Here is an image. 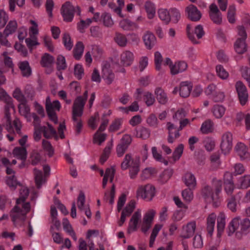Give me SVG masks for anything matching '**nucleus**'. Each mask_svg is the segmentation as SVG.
Returning a JSON list of instances; mask_svg holds the SVG:
<instances>
[{
  "label": "nucleus",
  "instance_id": "obj_1",
  "mask_svg": "<svg viewBox=\"0 0 250 250\" xmlns=\"http://www.w3.org/2000/svg\"><path fill=\"white\" fill-rule=\"evenodd\" d=\"M28 195L29 190L27 188L21 187L20 191V197L16 201V205L10 211V216L14 225L16 227L23 226L26 214L30 211V203L24 202Z\"/></svg>",
  "mask_w": 250,
  "mask_h": 250
},
{
  "label": "nucleus",
  "instance_id": "obj_2",
  "mask_svg": "<svg viewBox=\"0 0 250 250\" xmlns=\"http://www.w3.org/2000/svg\"><path fill=\"white\" fill-rule=\"evenodd\" d=\"M88 92L85 91L83 96L78 97L75 100L72 108V119L76 126V130L77 133L81 132L82 127V123L79 119L82 116L83 109L85 102L87 99Z\"/></svg>",
  "mask_w": 250,
  "mask_h": 250
},
{
  "label": "nucleus",
  "instance_id": "obj_3",
  "mask_svg": "<svg viewBox=\"0 0 250 250\" xmlns=\"http://www.w3.org/2000/svg\"><path fill=\"white\" fill-rule=\"evenodd\" d=\"M0 100L3 101L6 104L5 106V116L3 120L4 125L6 126V129L9 132H10L13 130V127L11 125L10 112L11 111H14L13 100L2 88H0Z\"/></svg>",
  "mask_w": 250,
  "mask_h": 250
},
{
  "label": "nucleus",
  "instance_id": "obj_4",
  "mask_svg": "<svg viewBox=\"0 0 250 250\" xmlns=\"http://www.w3.org/2000/svg\"><path fill=\"white\" fill-rule=\"evenodd\" d=\"M222 190V182L220 180L213 179L212 186L206 185L202 189V195L208 202L213 201L218 198Z\"/></svg>",
  "mask_w": 250,
  "mask_h": 250
},
{
  "label": "nucleus",
  "instance_id": "obj_5",
  "mask_svg": "<svg viewBox=\"0 0 250 250\" xmlns=\"http://www.w3.org/2000/svg\"><path fill=\"white\" fill-rule=\"evenodd\" d=\"M155 188L151 184H146L139 186L136 191L138 198L150 201L155 195Z\"/></svg>",
  "mask_w": 250,
  "mask_h": 250
},
{
  "label": "nucleus",
  "instance_id": "obj_6",
  "mask_svg": "<svg viewBox=\"0 0 250 250\" xmlns=\"http://www.w3.org/2000/svg\"><path fill=\"white\" fill-rule=\"evenodd\" d=\"M46 109L48 116L50 120L55 124L57 123V118L55 113L56 110L59 111L61 107L60 102L56 100L53 103L51 102L50 99L47 97L46 99Z\"/></svg>",
  "mask_w": 250,
  "mask_h": 250
},
{
  "label": "nucleus",
  "instance_id": "obj_7",
  "mask_svg": "<svg viewBox=\"0 0 250 250\" xmlns=\"http://www.w3.org/2000/svg\"><path fill=\"white\" fill-rule=\"evenodd\" d=\"M233 135L229 131L223 134L221 138L220 147L222 152L227 155L229 154L232 149L233 146Z\"/></svg>",
  "mask_w": 250,
  "mask_h": 250
},
{
  "label": "nucleus",
  "instance_id": "obj_8",
  "mask_svg": "<svg viewBox=\"0 0 250 250\" xmlns=\"http://www.w3.org/2000/svg\"><path fill=\"white\" fill-rule=\"evenodd\" d=\"M192 89V84L189 81H184L180 83L179 87H175L173 91V94L179 92L180 96L183 98L188 97Z\"/></svg>",
  "mask_w": 250,
  "mask_h": 250
},
{
  "label": "nucleus",
  "instance_id": "obj_9",
  "mask_svg": "<svg viewBox=\"0 0 250 250\" xmlns=\"http://www.w3.org/2000/svg\"><path fill=\"white\" fill-rule=\"evenodd\" d=\"M156 211L151 209L148 210L144 215L141 226L142 231L146 233L151 227Z\"/></svg>",
  "mask_w": 250,
  "mask_h": 250
},
{
  "label": "nucleus",
  "instance_id": "obj_10",
  "mask_svg": "<svg viewBox=\"0 0 250 250\" xmlns=\"http://www.w3.org/2000/svg\"><path fill=\"white\" fill-rule=\"evenodd\" d=\"M235 88L238 94V98L242 105H245L248 100V92L245 85L241 81H238L235 83Z\"/></svg>",
  "mask_w": 250,
  "mask_h": 250
},
{
  "label": "nucleus",
  "instance_id": "obj_11",
  "mask_svg": "<svg viewBox=\"0 0 250 250\" xmlns=\"http://www.w3.org/2000/svg\"><path fill=\"white\" fill-rule=\"evenodd\" d=\"M74 12V6L69 1L66 2L62 6L61 13L64 21L66 22H70L72 21Z\"/></svg>",
  "mask_w": 250,
  "mask_h": 250
},
{
  "label": "nucleus",
  "instance_id": "obj_12",
  "mask_svg": "<svg viewBox=\"0 0 250 250\" xmlns=\"http://www.w3.org/2000/svg\"><path fill=\"white\" fill-rule=\"evenodd\" d=\"M185 12L188 19L193 21H199L202 17L201 12L193 4L188 6L185 9Z\"/></svg>",
  "mask_w": 250,
  "mask_h": 250
},
{
  "label": "nucleus",
  "instance_id": "obj_13",
  "mask_svg": "<svg viewBox=\"0 0 250 250\" xmlns=\"http://www.w3.org/2000/svg\"><path fill=\"white\" fill-rule=\"evenodd\" d=\"M209 16L211 21L215 24H220L222 21V16L217 6L211 3L209 6Z\"/></svg>",
  "mask_w": 250,
  "mask_h": 250
},
{
  "label": "nucleus",
  "instance_id": "obj_14",
  "mask_svg": "<svg viewBox=\"0 0 250 250\" xmlns=\"http://www.w3.org/2000/svg\"><path fill=\"white\" fill-rule=\"evenodd\" d=\"M135 202L130 201L122 210L120 220L118 222L119 226H122L125 221L126 217L129 216L135 208Z\"/></svg>",
  "mask_w": 250,
  "mask_h": 250
},
{
  "label": "nucleus",
  "instance_id": "obj_15",
  "mask_svg": "<svg viewBox=\"0 0 250 250\" xmlns=\"http://www.w3.org/2000/svg\"><path fill=\"white\" fill-rule=\"evenodd\" d=\"M141 218V210L140 209H137L132 215L129 220L127 232L131 233L137 230V226Z\"/></svg>",
  "mask_w": 250,
  "mask_h": 250
},
{
  "label": "nucleus",
  "instance_id": "obj_16",
  "mask_svg": "<svg viewBox=\"0 0 250 250\" xmlns=\"http://www.w3.org/2000/svg\"><path fill=\"white\" fill-rule=\"evenodd\" d=\"M237 154L242 160H250V153L246 145L241 142L238 143L235 147Z\"/></svg>",
  "mask_w": 250,
  "mask_h": 250
},
{
  "label": "nucleus",
  "instance_id": "obj_17",
  "mask_svg": "<svg viewBox=\"0 0 250 250\" xmlns=\"http://www.w3.org/2000/svg\"><path fill=\"white\" fill-rule=\"evenodd\" d=\"M134 56L133 53L128 50L123 51L120 56V63L122 66H128L133 62Z\"/></svg>",
  "mask_w": 250,
  "mask_h": 250
},
{
  "label": "nucleus",
  "instance_id": "obj_18",
  "mask_svg": "<svg viewBox=\"0 0 250 250\" xmlns=\"http://www.w3.org/2000/svg\"><path fill=\"white\" fill-rule=\"evenodd\" d=\"M196 225L195 221L188 222L183 226L181 236L184 238H188L192 236L195 232Z\"/></svg>",
  "mask_w": 250,
  "mask_h": 250
},
{
  "label": "nucleus",
  "instance_id": "obj_19",
  "mask_svg": "<svg viewBox=\"0 0 250 250\" xmlns=\"http://www.w3.org/2000/svg\"><path fill=\"white\" fill-rule=\"evenodd\" d=\"M143 39L146 48L148 49L152 48L156 42L155 36L149 31H146L144 34Z\"/></svg>",
  "mask_w": 250,
  "mask_h": 250
},
{
  "label": "nucleus",
  "instance_id": "obj_20",
  "mask_svg": "<svg viewBox=\"0 0 250 250\" xmlns=\"http://www.w3.org/2000/svg\"><path fill=\"white\" fill-rule=\"evenodd\" d=\"M183 182L188 188L194 189L197 185L196 179L191 172H187L182 178Z\"/></svg>",
  "mask_w": 250,
  "mask_h": 250
},
{
  "label": "nucleus",
  "instance_id": "obj_21",
  "mask_svg": "<svg viewBox=\"0 0 250 250\" xmlns=\"http://www.w3.org/2000/svg\"><path fill=\"white\" fill-rule=\"evenodd\" d=\"M154 93L159 103L161 104H165L167 103L168 100L167 95L161 87H157L155 89Z\"/></svg>",
  "mask_w": 250,
  "mask_h": 250
},
{
  "label": "nucleus",
  "instance_id": "obj_22",
  "mask_svg": "<svg viewBox=\"0 0 250 250\" xmlns=\"http://www.w3.org/2000/svg\"><path fill=\"white\" fill-rule=\"evenodd\" d=\"M188 67L187 63L185 62H178L172 65L170 69L171 75H175L185 71Z\"/></svg>",
  "mask_w": 250,
  "mask_h": 250
},
{
  "label": "nucleus",
  "instance_id": "obj_23",
  "mask_svg": "<svg viewBox=\"0 0 250 250\" xmlns=\"http://www.w3.org/2000/svg\"><path fill=\"white\" fill-rule=\"evenodd\" d=\"M41 130L43 133L44 137L46 138H50L52 137L56 138L58 137L55 129L48 123L47 124L46 126H41Z\"/></svg>",
  "mask_w": 250,
  "mask_h": 250
},
{
  "label": "nucleus",
  "instance_id": "obj_24",
  "mask_svg": "<svg viewBox=\"0 0 250 250\" xmlns=\"http://www.w3.org/2000/svg\"><path fill=\"white\" fill-rule=\"evenodd\" d=\"M216 219V215L214 213L209 215L207 219V229L209 236H211L213 234Z\"/></svg>",
  "mask_w": 250,
  "mask_h": 250
},
{
  "label": "nucleus",
  "instance_id": "obj_25",
  "mask_svg": "<svg viewBox=\"0 0 250 250\" xmlns=\"http://www.w3.org/2000/svg\"><path fill=\"white\" fill-rule=\"evenodd\" d=\"M120 27L124 30L130 31L137 29L139 26L135 23L127 19L121 20L119 23Z\"/></svg>",
  "mask_w": 250,
  "mask_h": 250
},
{
  "label": "nucleus",
  "instance_id": "obj_26",
  "mask_svg": "<svg viewBox=\"0 0 250 250\" xmlns=\"http://www.w3.org/2000/svg\"><path fill=\"white\" fill-rule=\"evenodd\" d=\"M240 217H236L231 220L228 226L229 235H231L240 228Z\"/></svg>",
  "mask_w": 250,
  "mask_h": 250
},
{
  "label": "nucleus",
  "instance_id": "obj_27",
  "mask_svg": "<svg viewBox=\"0 0 250 250\" xmlns=\"http://www.w3.org/2000/svg\"><path fill=\"white\" fill-rule=\"evenodd\" d=\"M234 48L238 54H243L247 51V46L245 40L238 38L234 43Z\"/></svg>",
  "mask_w": 250,
  "mask_h": 250
},
{
  "label": "nucleus",
  "instance_id": "obj_28",
  "mask_svg": "<svg viewBox=\"0 0 250 250\" xmlns=\"http://www.w3.org/2000/svg\"><path fill=\"white\" fill-rule=\"evenodd\" d=\"M27 150L25 147H16L13 150V154L18 159L24 161L27 158Z\"/></svg>",
  "mask_w": 250,
  "mask_h": 250
},
{
  "label": "nucleus",
  "instance_id": "obj_29",
  "mask_svg": "<svg viewBox=\"0 0 250 250\" xmlns=\"http://www.w3.org/2000/svg\"><path fill=\"white\" fill-rule=\"evenodd\" d=\"M115 174V169L113 168H108L105 170V173L104 175L102 186L103 188H105L108 179H109L110 182L112 183Z\"/></svg>",
  "mask_w": 250,
  "mask_h": 250
},
{
  "label": "nucleus",
  "instance_id": "obj_30",
  "mask_svg": "<svg viewBox=\"0 0 250 250\" xmlns=\"http://www.w3.org/2000/svg\"><path fill=\"white\" fill-rule=\"evenodd\" d=\"M114 41L119 46L122 47H125L128 42L126 36L119 32L115 33Z\"/></svg>",
  "mask_w": 250,
  "mask_h": 250
},
{
  "label": "nucleus",
  "instance_id": "obj_31",
  "mask_svg": "<svg viewBox=\"0 0 250 250\" xmlns=\"http://www.w3.org/2000/svg\"><path fill=\"white\" fill-rule=\"evenodd\" d=\"M34 175L36 184L38 188H40L42 184L45 182V176H43L42 171L36 168L34 169Z\"/></svg>",
  "mask_w": 250,
  "mask_h": 250
},
{
  "label": "nucleus",
  "instance_id": "obj_32",
  "mask_svg": "<svg viewBox=\"0 0 250 250\" xmlns=\"http://www.w3.org/2000/svg\"><path fill=\"white\" fill-rule=\"evenodd\" d=\"M62 225L64 230L72 237L74 241H77V238L76 233L67 218H64L63 219Z\"/></svg>",
  "mask_w": 250,
  "mask_h": 250
},
{
  "label": "nucleus",
  "instance_id": "obj_33",
  "mask_svg": "<svg viewBox=\"0 0 250 250\" xmlns=\"http://www.w3.org/2000/svg\"><path fill=\"white\" fill-rule=\"evenodd\" d=\"M84 45L81 42H79L76 44L73 50L74 57L76 60H80L82 57L84 50Z\"/></svg>",
  "mask_w": 250,
  "mask_h": 250
},
{
  "label": "nucleus",
  "instance_id": "obj_34",
  "mask_svg": "<svg viewBox=\"0 0 250 250\" xmlns=\"http://www.w3.org/2000/svg\"><path fill=\"white\" fill-rule=\"evenodd\" d=\"M139 170V160L132 161V165H131L129 167V174L130 178L132 179H135Z\"/></svg>",
  "mask_w": 250,
  "mask_h": 250
},
{
  "label": "nucleus",
  "instance_id": "obj_35",
  "mask_svg": "<svg viewBox=\"0 0 250 250\" xmlns=\"http://www.w3.org/2000/svg\"><path fill=\"white\" fill-rule=\"evenodd\" d=\"M103 78L106 83L109 84L112 83L114 79V74L112 71L108 68L104 67L103 69Z\"/></svg>",
  "mask_w": 250,
  "mask_h": 250
},
{
  "label": "nucleus",
  "instance_id": "obj_36",
  "mask_svg": "<svg viewBox=\"0 0 250 250\" xmlns=\"http://www.w3.org/2000/svg\"><path fill=\"white\" fill-rule=\"evenodd\" d=\"M136 131L135 136L137 138H141L144 140L148 139L150 135V130L145 127H141L139 129L136 130Z\"/></svg>",
  "mask_w": 250,
  "mask_h": 250
},
{
  "label": "nucleus",
  "instance_id": "obj_37",
  "mask_svg": "<svg viewBox=\"0 0 250 250\" xmlns=\"http://www.w3.org/2000/svg\"><path fill=\"white\" fill-rule=\"evenodd\" d=\"M18 108L21 115L24 116L26 118L30 117V109L29 105L27 104V101L25 102L20 103Z\"/></svg>",
  "mask_w": 250,
  "mask_h": 250
},
{
  "label": "nucleus",
  "instance_id": "obj_38",
  "mask_svg": "<svg viewBox=\"0 0 250 250\" xmlns=\"http://www.w3.org/2000/svg\"><path fill=\"white\" fill-rule=\"evenodd\" d=\"M19 68L24 77H29L31 74V69L27 61L21 62L19 64Z\"/></svg>",
  "mask_w": 250,
  "mask_h": 250
},
{
  "label": "nucleus",
  "instance_id": "obj_39",
  "mask_svg": "<svg viewBox=\"0 0 250 250\" xmlns=\"http://www.w3.org/2000/svg\"><path fill=\"white\" fill-rule=\"evenodd\" d=\"M147 125L150 127L154 128H158L159 122L157 116L153 113H151L146 119Z\"/></svg>",
  "mask_w": 250,
  "mask_h": 250
},
{
  "label": "nucleus",
  "instance_id": "obj_40",
  "mask_svg": "<svg viewBox=\"0 0 250 250\" xmlns=\"http://www.w3.org/2000/svg\"><path fill=\"white\" fill-rule=\"evenodd\" d=\"M18 27L17 22L15 20H11L7 24L3 32L6 35H10L16 32Z\"/></svg>",
  "mask_w": 250,
  "mask_h": 250
},
{
  "label": "nucleus",
  "instance_id": "obj_41",
  "mask_svg": "<svg viewBox=\"0 0 250 250\" xmlns=\"http://www.w3.org/2000/svg\"><path fill=\"white\" fill-rule=\"evenodd\" d=\"M213 124L210 120L205 121L202 125L200 130L203 134H208L213 131Z\"/></svg>",
  "mask_w": 250,
  "mask_h": 250
},
{
  "label": "nucleus",
  "instance_id": "obj_42",
  "mask_svg": "<svg viewBox=\"0 0 250 250\" xmlns=\"http://www.w3.org/2000/svg\"><path fill=\"white\" fill-rule=\"evenodd\" d=\"M158 13L159 18L166 24H168L170 22V10L167 11L166 9H160L158 10Z\"/></svg>",
  "mask_w": 250,
  "mask_h": 250
},
{
  "label": "nucleus",
  "instance_id": "obj_43",
  "mask_svg": "<svg viewBox=\"0 0 250 250\" xmlns=\"http://www.w3.org/2000/svg\"><path fill=\"white\" fill-rule=\"evenodd\" d=\"M226 111L225 108L221 105H215L212 109V112L215 118L220 119L224 115Z\"/></svg>",
  "mask_w": 250,
  "mask_h": 250
},
{
  "label": "nucleus",
  "instance_id": "obj_44",
  "mask_svg": "<svg viewBox=\"0 0 250 250\" xmlns=\"http://www.w3.org/2000/svg\"><path fill=\"white\" fill-rule=\"evenodd\" d=\"M238 186L239 188L245 189L250 187V175H245L238 180Z\"/></svg>",
  "mask_w": 250,
  "mask_h": 250
},
{
  "label": "nucleus",
  "instance_id": "obj_45",
  "mask_svg": "<svg viewBox=\"0 0 250 250\" xmlns=\"http://www.w3.org/2000/svg\"><path fill=\"white\" fill-rule=\"evenodd\" d=\"M139 160V159H133L130 154H127L125 155L123 161L121 163V167L123 170H126L131 165H132V161Z\"/></svg>",
  "mask_w": 250,
  "mask_h": 250
},
{
  "label": "nucleus",
  "instance_id": "obj_46",
  "mask_svg": "<svg viewBox=\"0 0 250 250\" xmlns=\"http://www.w3.org/2000/svg\"><path fill=\"white\" fill-rule=\"evenodd\" d=\"M77 206L80 211L84 209L89 207L88 205L85 204V197L84 193L81 191L77 198Z\"/></svg>",
  "mask_w": 250,
  "mask_h": 250
},
{
  "label": "nucleus",
  "instance_id": "obj_47",
  "mask_svg": "<svg viewBox=\"0 0 250 250\" xmlns=\"http://www.w3.org/2000/svg\"><path fill=\"white\" fill-rule=\"evenodd\" d=\"M145 9L147 14V17L149 19H152L155 14V9L153 3L150 1L146 2Z\"/></svg>",
  "mask_w": 250,
  "mask_h": 250
},
{
  "label": "nucleus",
  "instance_id": "obj_48",
  "mask_svg": "<svg viewBox=\"0 0 250 250\" xmlns=\"http://www.w3.org/2000/svg\"><path fill=\"white\" fill-rule=\"evenodd\" d=\"M54 62V58L50 55L45 53L42 57L41 64L43 67L50 66Z\"/></svg>",
  "mask_w": 250,
  "mask_h": 250
},
{
  "label": "nucleus",
  "instance_id": "obj_49",
  "mask_svg": "<svg viewBox=\"0 0 250 250\" xmlns=\"http://www.w3.org/2000/svg\"><path fill=\"white\" fill-rule=\"evenodd\" d=\"M217 229L218 233L222 232L225 226L226 222H225V215L223 213H221L218 215L217 219Z\"/></svg>",
  "mask_w": 250,
  "mask_h": 250
},
{
  "label": "nucleus",
  "instance_id": "obj_50",
  "mask_svg": "<svg viewBox=\"0 0 250 250\" xmlns=\"http://www.w3.org/2000/svg\"><path fill=\"white\" fill-rule=\"evenodd\" d=\"M193 188H188L183 190L182 192V196L183 199L187 202H190L193 198L192 190Z\"/></svg>",
  "mask_w": 250,
  "mask_h": 250
},
{
  "label": "nucleus",
  "instance_id": "obj_51",
  "mask_svg": "<svg viewBox=\"0 0 250 250\" xmlns=\"http://www.w3.org/2000/svg\"><path fill=\"white\" fill-rule=\"evenodd\" d=\"M50 215L52 223L57 228H59L60 226V222L57 218L58 211L56 208L53 206H51Z\"/></svg>",
  "mask_w": 250,
  "mask_h": 250
},
{
  "label": "nucleus",
  "instance_id": "obj_52",
  "mask_svg": "<svg viewBox=\"0 0 250 250\" xmlns=\"http://www.w3.org/2000/svg\"><path fill=\"white\" fill-rule=\"evenodd\" d=\"M156 173V169L152 167H147L144 169L141 173V177L144 180L150 178Z\"/></svg>",
  "mask_w": 250,
  "mask_h": 250
},
{
  "label": "nucleus",
  "instance_id": "obj_53",
  "mask_svg": "<svg viewBox=\"0 0 250 250\" xmlns=\"http://www.w3.org/2000/svg\"><path fill=\"white\" fill-rule=\"evenodd\" d=\"M100 131H97L93 136V143L101 145L106 139V135L104 133H100Z\"/></svg>",
  "mask_w": 250,
  "mask_h": 250
},
{
  "label": "nucleus",
  "instance_id": "obj_54",
  "mask_svg": "<svg viewBox=\"0 0 250 250\" xmlns=\"http://www.w3.org/2000/svg\"><path fill=\"white\" fill-rule=\"evenodd\" d=\"M173 174V170L171 169L165 170L159 176V180L162 183H166L171 177Z\"/></svg>",
  "mask_w": 250,
  "mask_h": 250
},
{
  "label": "nucleus",
  "instance_id": "obj_55",
  "mask_svg": "<svg viewBox=\"0 0 250 250\" xmlns=\"http://www.w3.org/2000/svg\"><path fill=\"white\" fill-rule=\"evenodd\" d=\"M216 72L218 77L221 79L226 80L229 77V73L221 65H217L216 66Z\"/></svg>",
  "mask_w": 250,
  "mask_h": 250
},
{
  "label": "nucleus",
  "instance_id": "obj_56",
  "mask_svg": "<svg viewBox=\"0 0 250 250\" xmlns=\"http://www.w3.org/2000/svg\"><path fill=\"white\" fill-rule=\"evenodd\" d=\"M6 182L7 185L12 190H14L16 187L20 185L17 181L15 175L8 176L6 178Z\"/></svg>",
  "mask_w": 250,
  "mask_h": 250
},
{
  "label": "nucleus",
  "instance_id": "obj_57",
  "mask_svg": "<svg viewBox=\"0 0 250 250\" xmlns=\"http://www.w3.org/2000/svg\"><path fill=\"white\" fill-rule=\"evenodd\" d=\"M13 96L20 103L25 102L26 100V98L22 93L20 88L17 87L13 92Z\"/></svg>",
  "mask_w": 250,
  "mask_h": 250
},
{
  "label": "nucleus",
  "instance_id": "obj_58",
  "mask_svg": "<svg viewBox=\"0 0 250 250\" xmlns=\"http://www.w3.org/2000/svg\"><path fill=\"white\" fill-rule=\"evenodd\" d=\"M236 7L234 5H231L229 6L228 12V19L229 23H234L235 22V15Z\"/></svg>",
  "mask_w": 250,
  "mask_h": 250
},
{
  "label": "nucleus",
  "instance_id": "obj_59",
  "mask_svg": "<svg viewBox=\"0 0 250 250\" xmlns=\"http://www.w3.org/2000/svg\"><path fill=\"white\" fill-rule=\"evenodd\" d=\"M170 20L174 23H177L181 18L180 11L176 8H173L170 9Z\"/></svg>",
  "mask_w": 250,
  "mask_h": 250
},
{
  "label": "nucleus",
  "instance_id": "obj_60",
  "mask_svg": "<svg viewBox=\"0 0 250 250\" xmlns=\"http://www.w3.org/2000/svg\"><path fill=\"white\" fill-rule=\"evenodd\" d=\"M29 22L31 24L29 29L30 37L36 36L39 34L38 23L35 21L32 20L29 21Z\"/></svg>",
  "mask_w": 250,
  "mask_h": 250
},
{
  "label": "nucleus",
  "instance_id": "obj_61",
  "mask_svg": "<svg viewBox=\"0 0 250 250\" xmlns=\"http://www.w3.org/2000/svg\"><path fill=\"white\" fill-rule=\"evenodd\" d=\"M151 150L153 157L157 161L163 163L166 166L168 165V162L163 158L160 153L158 152L155 146L152 147Z\"/></svg>",
  "mask_w": 250,
  "mask_h": 250
},
{
  "label": "nucleus",
  "instance_id": "obj_62",
  "mask_svg": "<svg viewBox=\"0 0 250 250\" xmlns=\"http://www.w3.org/2000/svg\"><path fill=\"white\" fill-rule=\"evenodd\" d=\"M184 150V145L183 144H180L175 148L172 155L173 159L174 161L178 160L181 157Z\"/></svg>",
  "mask_w": 250,
  "mask_h": 250
},
{
  "label": "nucleus",
  "instance_id": "obj_63",
  "mask_svg": "<svg viewBox=\"0 0 250 250\" xmlns=\"http://www.w3.org/2000/svg\"><path fill=\"white\" fill-rule=\"evenodd\" d=\"M122 123L123 121L121 119H115L111 124L109 127V131L111 132H114L119 130L122 125Z\"/></svg>",
  "mask_w": 250,
  "mask_h": 250
},
{
  "label": "nucleus",
  "instance_id": "obj_64",
  "mask_svg": "<svg viewBox=\"0 0 250 250\" xmlns=\"http://www.w3.org/2000/svg\"><path fill=\"white\" fill-rule=\"evenodd\" d=\"M193 246L195 249H200L203 246L202 237L200 234H196L193 239Z\"/></svg>",
  "mask_w": 250,
  "mask_h": 250
}]
</instances>
